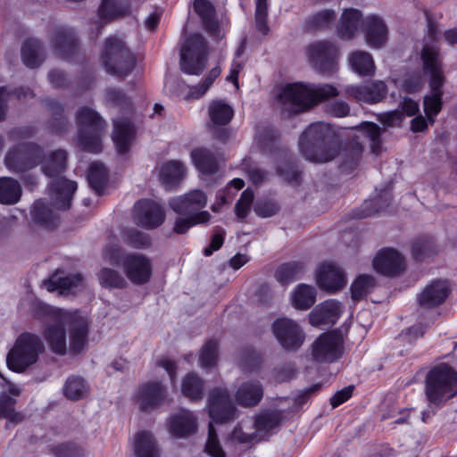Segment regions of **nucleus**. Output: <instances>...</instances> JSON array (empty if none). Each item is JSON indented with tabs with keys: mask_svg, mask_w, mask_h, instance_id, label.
<instances>
[{
	"mask_svg": "<svg viewBox=\"0 0 457 457\" xmlns=\"http://www.w3.org/2000/svg\"><path fill=\"white\" fill-rule=\"evenodd\" d=\"M135 222L148 229L159 227L164 221V212L155 202L150 200L138 201L133 210Z\"/></svg>",
	"mask_w": 457,
	"mask_h": 457,
	"instance_id": "obj_18",
	"label": "nucleus"
},
{
	"mask_svg": "<svg viewBox=\"0 0 457 457\" xmlns=\"http://www.w3.org/2000/svg\"><path fill=\"white\" fill-rule=\"evenodd\" d=\"M342 312L340 302L335 299L327 300L312 311L309 315L312 326L333 325L338 320Z\"/></svg>",
	"mask_w": 457,
	"mask_h": 457,
	"instance_id": "obj_28",
	"label": "nucleus"
},
{
	"mask_svg": "<svg viewBox=\"0 0 457 457\" xmlns=\"http://www.w3.org/2000/svg\"><path fill=\"white\" fill-rule=\"evenodd\" d=\"M61 320L68 321L70 329V350L79 353L87 345L88 321L78 311L64 313Z\"/></svg>",
	"mask_w": 457,
	"mask_h": 457,
	"instance_id": "obj_17",
	"label": "nucleus"
},
{
	"mask_svg": "<svg viewBox=\"0 0 457 457\" xmlns=\"http://www.w3.org/2000/svg\"><path fill=\"white\" fill-rule=\"evenodd\" d=\"M205 453L211 457H225L220 441L217 437L216 430L211 422L208 428V437L205 445Z\"/></svg>",
	"mask_w": 457,
	"mask_h": 457,
	"instance_id": "obj_63",
	"label": "nucleus"
},
{
	"mask_svg": "<svg viewBox=\"0 0 457 457\" xmlns=\"http://www.w3.org/2000/svg\"><path fill=\"white\" fill-rule=\"evenodd\" d=\"M51 47L54 54L62 58H68L75 53L77 38L71 28L57 26L52 29L49 35Z\"/></svg>",
	"mask_w": 457,
	"mask_h": 457,
	"instance_id": "obj_19",
	"label": "nucleus"
},
{
	"mask_svg": "<svg viewBox=\"0 0 457 457\" xmlns=\"http://www.w3.org/2000/svg\"><path fill=\"white\" fill-rule=\"evenodd\" d=\"M46 107L49 109V111L52 112L54 116L53 120L51 122L52 130L56 133L63 132L68 126V121L62 115L64 112L63 106L56 101L47 100Z\"/></svg>",
	"mask_w": 457,
	"mask_h": 457,
	"instance_id": "obj_55",
	"label": "nucleus"
},
{
	"mask_svg": "<svg viewBox=\"0 0 457 457\" xmlns=\"http://www.w3.org/2000/svg\"><path fill=\"white\" fill-rule=\"evenodd\" d=\"M429 42H425L420 52V58L423 69L429 73V79H436L437 82H445V77L442 69V58L437 42L435 40L436 29L429 26Z\"/></svg>",
	"mask_w": 457,
	"mask_h": 457,
	"instance_id": "obj_15",
	"label": "nucleus"
},
{
	"mask_svg": "<svg viewBox=\"0 0 457 457\" xmlns=\"http://www.w3.org/2000/svg\"><path fill=\"white\" fill-rule=\"evenodd\" d=\"M78 140L83 150L97 154L102 151L101 137L106 124L92 108L83 106L76 112Z\"/></svg>",
	"mask_w": 457,
	"mask_h": 457,
	"instance_id": "obj_6",
	"label": "nucleus"
},
{
	"mask_svg": "<svg viewBox=\"0 0 457 457\" xmlns=\"http://www.w3.org/2000/svg\"><path fill=\"white\" fill-rule=\"evenodd\" d=\"M434 253V243L428 238H419L411 245V253L414 259L422 261Z\"/></svg>",
	"mask_w": 457,
	"mask_h": 457,
	"instance_id": "obj_61",
	"label": "nucleus"
},
{
	"mask_svg": "<svg viewBox=\"0 0 457 457\" xmlns=\"http://www.w3.org/2000/svg\"><path fill=\"white\" fill-rule=\"evenodd\" d=\"M304 271V266L301 262H291L281 264L276 273L277 280L282 285H288L298 279Z\"/></svg>",
	"mask_w": 457,
	"mask_h": 457,
	"instance_id": "obj_49",
	"label": "nucleus"
},
{
	"mask_svg": "<svg viewBox=\"0 0 457 457\" xmlns=\"http://www.w3.org/2000/svg\"><path fill=\"white\" fill-rule=\"evenodd\" d=\"M98 279L103 287L110 288H122L127 284L119 271L110 268H103L98 273Z\"/></svg>",
	"mask_w": 457,
	"mask_h": 457,
	"instance_id": "obj_56",
	"label": "nucleus"
},
{
	"mask_svg": "<svg viewBox=\"0 0 457 457\" xmlns=\"http://www.w3.org/2000/svg\"><path fill=\"white\" fill-rule=\"evenodd\" d=\"M191 159L197 170L203 174L212 175L218 171L215 155L204 147H198L191 152Z\"/></svg>",
	"mask_w": 457,
	"mask_h": 457,
	"instance_id": "obj_38",
	"label": "nucleus"
},
{
	"mask_svg": "<svg viewBox=\"0 0 457 457\" xmlns=\"http://www.w3.org/2000/svg\"><path fill=\"white\" fill-rule=\"evenodd\" d=\"M316 301V290L313 287L305 284L297 286L292 294V303L295 309L307 310Z\"/></svg>",
	"mask_w": 457,
	"mask_h": 457,
	"instance_id": "obj_45",
	"label": "nucleus"
},
{
	"mask_svg": "<svg viewBox=\"0 0 457 457\" xmlns=\"http://www.w3.org/2000/svg\"><path fill=\"white\" fill-rule=\"evenodd\" d=\"M263 396L262 385L258 380L242 382L235 392V400L243 407L257 405Z\"/></svg>",
	"mask_w": 457,
	"mask_h": 457,
	"instance_id": "obj_31",
	"label": "nucleus"
},
{
	"mask_svg": "<svg viewBox=\"0 0 457 457\" xmlns=\"http://www.w3.org/2000/svg\"><path fill=\"white\" fill-rule=\"evenodd\" d=\"M21 196V187L17 180L8 177L0 178V203L14 204Z\"/></svg>",
	"mask_w": 457,
	"mask_h": 457,
	"instance_id": "obj_43",
	"label": "nucleus"
},
{
	"mask_svg": "<svg viewBox=\"0 0 457 457\" xmlns=\"http://www.w3.org/2000/svg\"><path fill=\"white\" fill-rule=\"evenodd\" d=\"M268 4L267 0H256L255 2V26L259 32L267 35L270 29L267 24Z\"/></svg>",
	"mask_w": 457,
	"mask_h": 457,
	"instance_id": "obj_62",
	"label": "nucleus"
},
{
	"mask_svg": "<svg viewBox=\"0 0 457 457\" xmlns=\"http://www.w3.org/2000/svg\"><path fill=\"white\" fill-rule=\"evenodd\" d=\"M129 12V6L123 0H102L97 10L99 22L106 24Z\"/></svg>",
	"mask_w": 457,
	"mask_h": 457,
	"instance_id": "obj_35",
	"label": "nucleus"
},
{
	"mask_svg": "<svg viewBox=\"0 0 457 457\" xmlns=\"http://www.w3.org/2000/svg\"><path fill=\"white\" fill-rule=\"evenodd\" d=\"M256 437V432L253 427V420H243L231 433V439L239 443H248Z\"/></svg>",
	"mask_w": 457,
	"mask_h": 457,
	"instance_id": "obj_58",
	"label": "nucleus"
},
{
	"mask_svg": "<svg viewBox=\"0 0 457 457\" xmlns=\"http://www.w3.org/2000/svg\"><path fill=\"white\" fill-rule=\"evenodd\" d=\"M444 85L445 82H437L436 79L428 80L430 93L424 96L423 108L430 124L435 122V117L442 110Z\"/></svg>",
	"mask_w": 457,
	"mask_h": 457,
	"instance_id": "obj_32",
	"label": "nucleus"
},
{
	"mask_svg": "<svg viewBox=\"0 0 457 457\" xmlns=\"http://www.w3.org/2000/svg\"><path fill=\"white\" fill-rule=\"evenodd\" d=\"M112 140L120 154L128 152L130 142L133 137L134 128L129 120H113Z\"/></svg>",
	"mask_w": 457,
	"mask_h": 457,
	"instance_id": "obj_37",
	"label": "nucleus"
},
{
	"mask_svg": "<svg viewBox=\"0 0 457 457\" xmlns=\"http://www.w3.org/2000/svg\"><path fill=\"white\" fill-rule=\"evenodd\" d=\"M208 43L199 33L186 38L180 49V69L188 75H199L205 69Z\"/></svg>",
	"mask_w": 457,
	"mask_h": 457,
	"instance_id": "obj_10",
	"label": "nucleus"
},
{
	"mask_svg": "<svg viewBox=\"0 0 457 457\" xmlns=\"http://www.w3.org/2000/svg\"><path fill=\"white\" fill-rule=\"evenodd\" d=\"M318 286L328 292H335L345 285V278L343 270L334 263H323L317 273Z\"/></svg>",
	"mask_w": 457,
	"mask_h": 457,
	"instance_id": "obj_26",
	"label": "nucleus"
},
{
	"mask_svg": "<svg viewBox=\"0 0 457 457\" xmlns=\"http://www.w3.org/2000/svg\"><path fill=\"white\" fill-rule=\"evenodd\" d=\"M40 157L41 147L28 142L10 149L4 157V163L10 170L21 173L38 165Z\"/></svg>",
	"mask_w": 457,
	"mask_h": 457,
	"instance_id": "obj_11",
	"label": "nucleus"
},
{
	"mask_svg": "<svg viewBox=\"0 0 457 457\" xmlns=\"http://www.w3.org/2000/svg\"><path fill=\"white\" fill-rule=\"evenodd\" d=\"M83 284V278L79 274L66 277H59L55 274L45 282L46 289L50 292L57 289L71 292L82 287Z\"/></svg>",
	"mask_w": 457,
	"mask_h": 457,
	"instance_id": "obj_42",
	"label": "nucleus"
},
{
	"mask_svg": "<svg viewBox=\"0 0 457 457\" xmlns=\"http://www.w3.org/2000/svg\"><path fill=\"white\" fill-rule=\"evenodd\" d=\"M186 167L179 161H169L160 169V180L166 187L178 184L185 176Z\"/></svg>",
	"mask_w": 457,
	"mask_h": 457,
	"instance_id": "obj_41",
	"label": "nucleus"
},
{
	"mask_svg": "<svg viewBox=\"0 0 457 457\" xmlns=\"http://www.w3.org/2000/svg\"><path fill=\"white\" fill-rule=\"evenodd\" d=\"M169 431L175 437H186L196 431V420L193 413L181 409L171 415L168 422Z\"/></svg>",
	"mask_w": 457,
	"mask_h": 457,
	"instance_id": "obj_30",
	"label": "nucleus"
},
{
	"mask_svg": "<svg viewBox=\"0 0 457 457\" xmlns=\"http://www.w3.org/2000/svg\"><path fill=\"white\" fill-rule=\"evenodd\" d=\"M351 68L362 76L371 75L375 70V64L370 54L364 51H355L349 56Z\"/></svg>",
	"mask_w": 457,
	"mask_h": 457,
	"instance_id": "obj_46",
	"label": "nucleus"
},
{
	"mask_svg": "<svg viewBox=\"0 0 457 457\" xmlns=\"http://www.w3.org/2000/svg\"><path fill=\"white\" fill-rule=\"evenodd\" d=\"M137 457H160V449L154 436L142 431L136 436L134 445Z\"/></svg>",
	"mask_w": 457,
	"mask_h": 457,
	"instance_id": "obj_39",
	"label": "nucleus"
},
{
	"mask_svg": "<svg viewBox=\"0 0 457 457\" xmlns=\"http://www.w3.org/2000/svg\"><path fill=\"white\" fill-rule=\"evenodd\" d=\"M425 393L429 404L443 405L457 394V371L445 363L434 367L427 375Z\"/></svg>",
	"mask_w": 457,
	"mask_h": 457,
	"instance_id": "obj_5",
	"label": "nucleus"
},
{
	"mask_svg": "<svg viewBox=\"0 0 457 457\" xmlns=\"http://www.w3.org/2000/svg\"><path fill=\"white\" fill-rule=\"evenodd\" d=\"M108 172L104 164L100 162H93L89 166L87 173V180L90 187L96 193L100 195L107 182Z\"/></svg>",
	"mask_w": 457,
	"mask_h": 457,
	"instance_id": "obj_51",
	"label": "nucleus"
},
{
	"mask_svg": "<svg viewBox=\"0 0 457 457\" xmlns=\"http://www.w3.org/2000/svg\"><path fill=\"white\" fill-rule=\"evenodd\" d=\"M123 239L134 248H145L150 245V238L146 234L132 228L124 230Z\"/></svg>",
	"mask_w": 457,
	"mask_h": 457,
	"instance_id": "obj_64",
	"label": "nucleus"
},
{
	"mask_svg": "<svg viewBox=\"0 0 457 457\" xmlns=\"http://www.w3.org/2000/svg\"><path fill=\"white\" fill-rule=\"evenodd\" d=\"M450 294L445 281L435 280L428 284L419 295V303L424 308H433L442 304Z\"/></svg>",
	"mask_w": 457,
	"mask_h": 457,
	"instance_id": "obj_29",
	"label": "nucleus"
},
{
	"mask_svg": "<svg viewBox=\"0 0 457 457\" xmlns=\"http://www.w3.org/2000/svg\"><path fill=\"white\" fill-rule=\"evenodd\" d=\"M169 204L170 208L178 214H193L200 212L199 211L206 206L207 196L199 189L191 190L190 192L172 198Z\"/></svg>",
	"mask_w": 457,
	"mask_h": 457,
	"instance_id": "obj_25",
	"label": "nucleus"
},
{
	"mask_svg": "<svg viewBox=\"0 0 457 457\" xmlns=\"http://www.w3.org/2000/svg\"><path fill=\"white\" fill-rule=\"evenodd\" d=\"M103 258L112 265H122L128 279L135 285H143L149 281L152 275L150 261L139 253H125L118 245H108L104 252Z\"/></svg>",
	"mask_w": 457,
	"mask_h": 457,
	"instance_id": "obj_3",
	"label": "nucleus"
},
{
	"mask_svg": "<svg viewBox=\"0 0 457 457\" xmlns=\"http://www.w3.org/2000/svg\"><path fill=\"white\" fill-rule=\"evenodd\" d=\"M210 219L211 214L207 211L189 214L187 217H179L175 220L173 230L177 234H184L191 227L206 223Z\"/></svg>",
	"mask_w": 457,
	"mask_h": 457,
	"instance_id": "obj_50",
	"label": "nucleus"
},
{
	"mask_svg": "<svg viewBox=\"0 0 457 457\" xmlns=\"http://www.w3.org/2000/svg\"><path fill=\"white\" fill-rule=\"evenodd\" d=\"M194 10L199 16L205 31L214 39L225 37L226 29L215 18V9L208 0H195Z\"/></svg>",
	"mask_w": 457,
	"mask_h": 457,
	"instance_id": "obj_20",
	"label": "nucleus"
},
{
	"mask_svg": "<svg viewBox=\"0 0 457 457\" xmlns=\"http://www.w3.org/2000/svg\"><path fill=\"white\" fill-rule=\"evenodd\" d=\"M204 381L195 373L187 374L182 380L181 392L191 401H199L204 395Z\"/></svg>",
	"mask_w": 457,
	"mask_h": 457,
	"instance_id": "obj_47",
	"label": "nucleus"
},
{
	"mask_svg": "<svg viewBox=\"0 0 457 457\" xmlns=\"http://www.w3.org/2000/svg\"><path fill=\"white\" fill-rule=\"evenodd\" d=\"M106 71L116 76H127L135 65V58L121 37L109 36L104 42L100 55Z\"/></svg>",
	"mask_w": 457,
	"mask_h": 457,
	"instance_id": "obj_7",
	"label": "nucleus"
},
{
	"mask_svg": "<svg viewBox=\"0 0 457 457\" xmlns=\"http://www.w3.org/2000/svg\"><path fill=\"white\" fill-rule=\"evenodd\" d=\"M66 161L67 153L62 149L53 151L47 155H44L41 149L39 164H41L42 172L53 179L49 184V189L51 191L52 204L57 210L69 209L71 204L72 195L77 190V183L75 181L59 177L66 168Z\"/></svg>",
	"mask_w": 457,
	"mask_h": 457,
	"instance_id": "obj_1",
	"label": "nucleus"
},
{
	"mask_svg": "<svg viewBox=\"0 0 457 457\" xmlns=\"http://www.w3.org/2000/svg\"><path fill=\"white\" fill-rule=\"evenodd\" d=\"M46 350L42 338L31 332L20 334L6 355L7 367L18 373L36 364Z\"/></svg>",
	"mask_w": 457,
	"mask_h": 457,
	"instance_id": "obj_4",
	"label": "nucleus"
},
{
	"mask_svg": "<svg viewBox=\"0 0 457 457\" xmlns=\"http://www.w3.org/2000/svg\"><path fill=\"white\" fill-rule=\"evenodd\" d=\"M62 390L68 399L77 401L88 395L89 387L82 378L71 376L66 380Z\"/></svg>",
	"mask_w": 457,
	"mask_h": 457,
	"instance_id": "obj_48",
	"label": "nucleus"
},
{
	"mask_svg": "<svg viewBox=\"0 0 457 457\" xmlns=\"http://www.w3.org/2000/svg\"><path fill=\"white\" fill-rule=\"evenodd\" d=\"M272 332L280 345L288 351L299 349L305 339L298 323L287 318L276 320L272 324Z\"/></svg>",
	"mask_w": 457,
	"mask_h": 457,
	"instance_id": "obj_14",
	"label": "nucleus"
},
{
	"mask_svg": "<svg viewBox=\"0 0 457 457\" xmlns=\"http://www.w3.org/2000/svg\"><path fill=\"white\" fill-rule=\"evenodd\" d=\"M339 144L337 140L312 148L303 146V156L306 160L315 163H324L334 160L339 154Z\"/></svg>",
	"mask_w": 457,
	"mask_h": 457,
	"instance_id": "obj_33",
	"label": "nucleus"
},
{
	"mask_svg": "<svg viewBox=\"0 0 457 457\" xmlns=\"http://www.w3.org/2000/svg\"><path fill=\"white\" fill-rule=\"evenodd\" d=\"M354 136L353 143L348 149L344 151L341 162V170L344 172H352L359 164L363 150V139L370 144V150L373 154H378L381 152V129L375 123L363 122Z\"/></svg>",
	"mask_w": 457,
	"mask_h": 457,
	"instance_id": "obj_8",
	"label": "nucleus"
},
{
	"mask_svg": "<svg viewBox=\"0 0 457 457\" xmlns=\"http://www.w3.org/2000/svg\"><path fill=\"white\" fill-rule=\"evenodd\" d=\"M388 29L378 15H370L364 21V35L367 44L372 48H381L387 41Z\"/></svg>",
	"mask_w": 457,
	"mask_h": 457,
	"instance_id": "obj_27",
	"label": "nucleus"
},
{
	"mask_svg": "<svg viewBox=\"0 0 457 457\" xmlns=\"http://www.w3.org/2000/svg\"><path fill=\"white\" fill-rule=\"evenodd\" d=\"M209 118L214 126H222L228 124L234 114L230 105L223 101H212L208 109Z\"/></svg>",
	"mask_w": 457,
	"mask_h": 457,
	"instance_id": "obj_44",
	"label": "nucleus"
},
{
	"mask_svg": "<svg viewBox=\"0 0 457 457\" xmlns=\"http://www.w3.org/2000/svg\"><path fill=\"white\" fill-rule=\"evenodd\" d=\"M45 54L37 39L26 40L21 47V59L29 68L38 67L44 61Z\"/></svg>",
	"mask_w": 457,
	"mask_h": 457,
	"instance_id": "obj_40",
	"label": "nucleus"
},
{
	"mask_svg": "<svg viewBox=\"0 0 457 457\" xmlns=\"http://www.w3.org/2000/svg\"><path fill=\"white\" fill-rule=\"evenodd\" d=\"M39 310L46 318L43 336L49 347L56 354H64L67 350L65 328L69 327V323L61 320V318L64 313H70V311L53 308L43 303L39 304Z\"/></svg>",
	"mask_w": 457,
	"mask_h": 457,
	"instance_id": "obj_9",
	"label": "nucleus"
},
{
	"mask_svg": "<svg viewBox=\"0 0 457 457\" xmlns=\"http://www.w3.org/2000/svg\"><path fill=\"white\" fill-rule=\"evenodd\" d=\"M308 57L315 70L322 74H332L337 70L338 51L328 41H318L309 46Z\"/></svg>",
	"mask_w": 457,
	"mask_h": 457,
	"instance_id": "obj_13",
	"label": "nucleus"
},
{
	"mask_svg": "<svg viewBox=\"0 0 457 457\" xmlns=\"http://www.w3.org/2000/svg\"><path fill=\"white\" fill-rule=\"evenodd\" d=\"M218 345L214 340H209L203 346L199 361L202 368L212 367L218 358Z\"/></svg>",
	"mask_w": 457,
	"mask_h": 457,
	"instance_id": "obj_60",
	"label": "nucleus"
},
{
	"mask_svg": "<svg viewBox=\"0 0 457 457\" xmlns=\"http://www.w3.org/2000/svg\"><path fill=\"white\" fill-rule=\"evenodd\" d=\"M374 269L385 276H396L404 270V259L400 253L392 248L380 250L373 260Z\"/></svg>",
	"mask_w": 457,
	"mask_h": 457,
	"instance_id": "obj_21",
	"label": "nucleus"
},
{
	"mask_svg": "<svg viewBox=\"0 0 457 457\" xmlns=\"http://www.w3.org/2000/svg\"><path fill=\"white\" fill-rule=\"evenodd\" d=\"M335 140H337L335 132L328 124L323 122H315L311 124L303 132L300 137L299 146L301 153H303L304 145L316 148V146Z\"/></svg>",
	"mask_w": 457,
	"mask_h": 457,
	"instance_id": "obj_24",
	"label": "nucleus"
},
{
	"mask_svg": "<svg viewBox=\"0 0 457 457\" xmlns=\"http://www.w3.org/2000/svg\"><path fill=\"white\" fill-rule=\"evenodd\" d=\"M220 71L221 70L218 66L212 68L200 84L189 87V92L187 97L192 99H198L202 97L211 87L213 81L220 76Z\"/></svg>",
	"mask_w": 457,
	"mask_h": 457,
	"instance_id": "obj_57",
	"label": "nucleus"
},
{
	"mask_svg": "<svg viewBox=\"0 0 457 457\" xmlns=\"http://www.w3.org/2000/svg\"><path fill=\"white\" fill-rule=\"evenodd\" d=\"M16 400L5 393L0 395V420L5 419L8 423L17 424L22 420L21 413L14 409Z\"/></svg>",
	"mask_w": 457,
	"mask_h": 457,
	"instance_id": "obj_53",
	"label": "nucleus"
},
{
	"mask_svg": "<svg viewBox=\"0 0 457 457\" xmlns=\"http://www.w3.org/2000/svg\"><path fill=\"white\" fill-rule=\"evenodd\" d=\"M168 400L166 387L160 382L144 384L137 394V402L141 410L151 411Z\"/></svg>",
	"mask_w": 457,
	"mask_h": 457,
	"instance_id": "obj_22",
	"label": "nucleus"
},
{
	"mask_svg": "<svg viewBox=\"0 0 457 457\" xmlns=\"http://www.w3.org/2000/svg\"><path fill=\"white\" fill-rule=\"evenodd\" d=\"M281 418L278 411H264L253 420V427L257 439H264L271 435L280 425Z\"/></svg>",
	"mask_w": 457,
	"mask_h": 457,
	"instance_id": "obj_36",
	"label": "nucleus"
},
{
	"mask_svg": "<svg viewBox=\"0 0 457 457\" xmlns=\"http://www.w3.org/2000/svg\"><path fill=\"white\" fill-rule=\"evenodd\" d=\"M364 21L359 10L353 8L345 10L337 27L338 36L342 39H351L361 25L364 26Z\"/></svg>",
	"mask_w": 457,
	"mask_h": 457,
	"instance_id": "obj_34",
	"label": "nucleus"
},
{
	"mask_svg": "<svg viewBox=\"0 0 457 457\" xmlns=\"http://www.w3.org/2000/svg\"><path fill=\"white\" fill-rule=\"evenodd\" d=\"M375 280L370 275H360L352 284L351 291L353 300H360L374 287Z\"/></svg>",
	"mask_w": 457,
	"mask_h": 457,
	"instance_id": "obj_59",
	"label": "nucleus"
},
{
	"mask_svg": "<svg viewBox=\"0 0 457 457\" xmlns=\"http://www.w3.org/2000/svg\"><path fill=\"white\" fill-rule=\"evenodd\" d=\"M208 412L215 423H224L235 417L236 407L226 388H213L208 398Z\"/></svg>",
	"mask_w": 457,
	"mask_h": 457,
	"instance_id": "obj_16",
	"label": "nucleus"
},
{
	"mask_svg": "<svg viewBox=\"0 0 457 457\" xmlns=\"http://www.w3.org/2000/svg\"><path fill=\"white\" fill-rule=\"evenodd\" d=\"M344 340L340 333L320 335L312 345V359L317 362H334L343 354Z\"/></svg>",
	"mask_w": 457,
	"mask_h": 457,
	"instance_id": "obj_12",
	"label": "nucleus"
},
{
	"mask_svg": "<svg viewBox=\"0 0 457 457\" xmlns=\"http://www.w3.org/2000/svg\"><path fill=\"white\" fill-rule=\"evenodd\" d=\"M336 17L333 10H321L307 17L305 27L312 30L327 29L335 22Z\"/></svg>",
	"mask_w": 457,
	"mask_h": 457,
	"instance_id": "obj_52",
	"label": "nucleus"
},
{
	"mask_svg": "<svg viewBox=\"0 0 457 457\" xmlns=\"http://www.w3.org/2000/svg\"><path fill=\"white\" fill-rule=\"evenodd\" d=\"M337 87L330 84L306 85L293 83L287 85L279 93L278 99L283 110L290 113L305 111L317 104L338 96Z\"/></svg>",
	"mask_w": 457,
	"mask_h": 457,
	"instance_id": "obj_2",
	"label": "nucleus"
},
{
	"mask_svg": "<svg viewBox=\"0 0 457 457\" xmlns=\"http://www.w3.org/2000/svg\"><path fill=\"white\" fill-rule=\"evenodd\" d=\"M345 92L359 102L377 104L386 95L387 88L381 80L368 81L360 86H348Z\"/></svg>",
	"mask_w": 457,
	"mask_h": 457,
	"instance_id": "obj_23",
	"label": "nucleus"
},
{
	"mask_svg": "<svg viewBox=\"0 0 457 457\" xmlns=\"http://www.w3.org/2000/svg\"><path fill=\"white\" fill-rule=\"evenodd\" d=\"M32 218L37 223L50 227L55 224L57 217L43 200H37L34 203Z\"/></svg>",
	"mask_w": 457,
	"mask_h": 457,
	"instance_id": "obj_54",
	"label": "nucleus"
}]
</instances>
